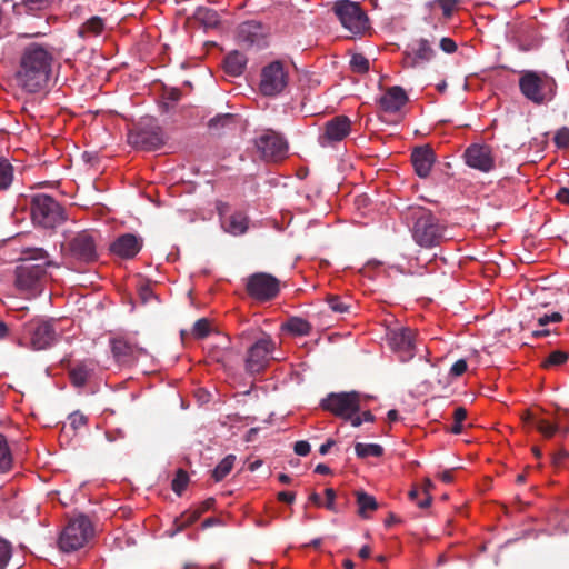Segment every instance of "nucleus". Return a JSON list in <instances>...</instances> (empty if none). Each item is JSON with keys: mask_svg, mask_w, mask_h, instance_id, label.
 I'll return each instance as SVG.
<instances>
[{"mask_svg": "<svg viewBox=\"0 0 569 569\" xmlns=\"http://www.w3.org/2000/svg\"><path fill=\"white\" fill-rule=\"evenodd\" d=\"M315 472L319 475H329L331 473V469L327 465L319 463L316 466Z\"/></svg>", "mask_w": 569, "mask_h": 569, "instance_id": "nucleus-63", "label": "nucleus"}, {"mask_svg": "<svg viewBox=\"0 0 569 569\" xmlns=\"http://www.w3.org/2000/svg\"><path fill=\"white\" fill-rule=\"evenodd\" d=\"M236 123L233 113H219L208 121V128L213 133H220L224 128H229Z\"/></svg>", "mask_w": 569, "mask_h": 569, "instance_id": "nucleus-33", "label": "nucleus"}, {"mask_svg": "<svg viewBox=\"0 0 569 569\" xmlns=\"http://www.w3.org/2000/svg\"><path fill=\"white\" fill-rule=\"evenodd\" d=\"M54 62L53 48L38 42L27 44L20 53L14 81L26 93L48 91Z\"/></svg>", "mask_w": 569, "mask_h": 569, "instance_id": "nucleus-1", "label": "nucleus"}, {"mask_svg": "<svg viewBox=\"0 0 569 569\" xmlns=\"http://www.w3.org/2000/svg\"><path fill=\"white\" fill-rule=\"evenodd\" d=\"M553 141L559 149H563V150L568 149L569 148V129L567 127L560 128L556 132Z\"/></svg>", "mask_w": 569, "mask_h": 569, "instance_id": "nucleus-45", "label": "nucleus"}, {"mask_svg": "<svg viewBox=\"0 0 569 569\" xmlns=\"http://www.w3.org/2000/svg\"><path fill=\"white\" fill-rule=\"evenodd\" d=\"M405 217L411 222L412 238L418 246L429 249L440 246L447 239V227L440 223L430 209L410 206Z\"/></svg>", "mask_w": 569, "mask_h": 569, "instance_id": "nucleus-3", "label": "nucleus"}, {"mask_svg": "<svg viewBox=\"0 0 569 569\" xmlns=\"http://www.w3.org/2000/svg\"><path fill=\"white\" fill-rule=\"evenodd\" d=\"M31 218L34 224L52 229L66 220L64 210L51 196L39 193L30 200Z\"/></svg>", "mask_w": 569, "mask_h": 569, "instance_id": "nucleus-6", "label": "nucleus"}, {"mask_svg": "<svg viewBox=\"0 0 569 569\" xmlns=\"http://www.w3.org/2000/svg\"><path fill=\"white\" fill-rule=\"evenodd\" d=\"M467 417V410L463 407H458L453 412V419L456 422H462Z\"/></svg>", "mask_w": 569, "mask_h": 569, "instance_id": "nucleus-57", "label": "nucleus"}, {"mask_svg": "<svg viewBox=\"0 0 569 569\" xmlns=\"http://www.w3.org/2000/svg\"><path fill=\"white\" fill-rule=\"evenodd\" d=\"M569 458V452L565 449H560L552 456V462L556 466H561L565 463V460Z\"/></svg>", "mask_w": 569, "mask_h": 569, "instance_id": "nucleus-54", "label": "nucleus"}, {"mask_svg": "<svg viewBox=\"0 0 569 569\" xmlns=\"http://www.w3.org/2000/svg\"><path fill=\"white\" fill-rule=\"evenodd\" d=\"M49 267H58L43 248L29 247L22 250L14 269V286L21 292L34 295L42 283Z\"/></svg>", "mask_w": 569, "mask_h": 569, "instance_id": "nucleus-2", "label": "nucleus"}, {"mask_svg": "<svg viewBox=\"0 0 569 569\" xmlns=\"http://www.w3.org/2000/svg\"><path fill=\"white\" fill-rule=\"evenodd\" d=\"M519 89L530 102L541 106L551 101L556 94V80L546 72L523 70L520 72Z\"/></svg>", "mask_w": 569, "mask_h": 569, "instance_id": "nucleus-4", "label": "nucleus"}, {"mask_svg": "<svg viewBox=\"0 0 569 569\" xmlns=\"http://www.w3.org/2000/svg\"><path fill=\"white\" fill-rule=\"evenodd\" d=\"M442 10V16L445 20H449L452 17L453 11L456 10L457 2H439Z\"/></svg>", "mask_w": 569, "mask_h": 569, "instance_id": "nucleus-53", "label": "nucleus"}, {"mask_svg": "<svg viewBox=\"0 0 569 569\" xmlns=\"http://www.w3.org/2000/svg\"><path fill=\"white\" fill-rule=\"evenodd\" d=\"M248 59L247 57L239 52L232 51L228 56H226L223 60V68L226 73L232 77H239L243 73Z\"/></svg>", "mask_w": 569, "mask_h": 569, "instance_id": "nucleus-26", "label": "nucleus"}, {"mask_svg": "<svg viewBox=\"0 0 569 569\" xmlns=\"http://www.w3.org/2000/svg\"><path fill=\"white\" fill-rule=\"evenodd\" d=\"M29 3L31 4H36L37 2H26V1H22V2H14L13 4V10L17 12V13H21L22 10H28V9H32V7H29Z\"/></svg>", "mask_w": 569, "mask_h": 569, "instance_id": "nucleus-60", "label": "nucleus"}, {"mask_svg": "<svg viewBox=\"0 0 569 569\" xmlns=\"http://www.w3.org/2000/svg\"><path fill=\"white\" fill-rule=\"evenodd\" d=\"M216 503L214 498H208L203 502H201L199 506H197L194 509L197 512H199V516L201 517L202 513L210 510Z\"/></svg>", "mask_w": 569, "mask_h": 569, "instance_id": "nucleus-55", "label": "nucleus"}, {"mask_svg": "<svg viewBox=\"0 0 569 569\" xmlns=\"http://www.w3.org/2000/svg\"><path fill=\"white\" fill-rule=\"evenodd\" d=\"M431 488H433V483L431 482L430 479L427 478L425 480V489H423V493L426 497L422 500H419L417 502L418 507L428 508L430 506L432 498H431V495L429 493V490Z\"/></svg>", "mask_w": 569, "mask_h": 569, "instance_id": "nucleus-46", "label": "nucleus"}, {"mask_svg": "<svg viewBox=\"0 0 569 569\" xmlns=\"http://www.w3.org/2000/svg\"><path fill=\"white\" fill-rule=\"evenodd\" d=\"M289 83V71L280 60H274L261 70L259 90L264 97H274L284 91Z\"/></svg>", "mask_w": 569, "mask_h": 569, "instance_id": "nucleus-8", "label": "nucleus"}, {"mask_svg": "<svg viewBox=\"0 0 569 569\" xmlns=\"http://www.w3.org/2000/svg\"><path fill=\"white\" fill-rule=\"evenodd\" d=\"M129 142L136 148L151 151L163 144L162 134L159 128L156 130L139 129L129 134Z\"/></svg>", "mask_w": 569, "mask_h": 569, "instance_id": "nucleus-21", "label": "nucleus"}, {"mask_svg": "<svg viewBox=\"0 0 569 569\" xmlns=\"http://www.w3.org/2000/svg\"><path fill=\"white\" fill-rule=\"evenodd\" d=\"M320 406L338 418L351 419L360 411V393L357 391L331 392L321 400Z\"/></svg>", "mask_w": 569, "mask_h": 569, "instance_id": "nucleus-10", "label": "nucleus"}, {"mask_svg": "<svg viewBox=\"0 0 569 569\" xmlns=\"http://www.w3.org/2000/svg\"><path fill=\"white\" fill-rule=\"evenodd\" d=\"M333 445L335 441L332 439H328L325 443L320 446L319 452L321 455H327Z\"/></svg>", "mask_w": 569, "mask_h": 569, "instance_id": "nucleus-61", "label": "nucleus"}, {"mask_svg": "<svg viewBox=\"0 0 569 569\" xmlns=\"http://www.w3.org/2000/svg\"><path fill=\"white\" fill-rule=\"evenodd\" d=\"M468 369L467 361L465 359L457 360L450 368V375L453 377L462 376Z\"/></svg>", "mask_w": 569, "mask_h": 569, "instance_id": "nucleus-47", "label": "nucleus"}, {"mask_svg": "<svg viewBox=\"0 0 569 569\" xmlns=\"http://www.w3.org/2000/svg\"><path fill=\"white\" fill-rule=\"evenodd\" d=\"M110 345L112 355L120 365H131L138 359L139 355L147 353L143 348L132 345L123 338H113Z\"/></svg>", "mask_w": 569, "mask_h": 569, "instance_id": "nucleus-20", "label": "nucleus"}, {"mask_svg": "<svg viewBox=\"0 0 569 569\" xmlns=\"http://www.w3.org/2000/svg\"><path fill=\"white\" fill-rule=\"evenodd\" d=\"M333 12L341 24L353 34H363L370 29L368 16L359 2H335Z\"/></svg>", "mask_w": 569, "mask_h": 569, "instance_id": "nucleus-11", "label": "nucleus"}, {"mask_svg": "<svg viewBox=\"0 0 569 569\" xmlns=\"http://www.w3.org/2000/svg\"><path fill=\"white\" fill-rule=\"evenodd\" d=\"M325 495H326V503H325V507L330 510V511H337L336 509V503H335V500H336V491L332 489V488H327L325 490Z\"/></svg>", "mask_w": 569, "mask_h": 569, "instance_id": "nucleus-48", "label": "nucleus"}, {"mask_svg": "<svg viewBox=\"0 0 569 569\" xmlns=\"http://www.w3.org/2000/svg\"><path fill=\"white\" fill-rule=\"evenodd\" d=\"M416 339L417 332L410 327L397 326L387 329V343L402 362H407L415 357Z\"/></svg>", "mask_w": 569, "mask_h": 569, "instance_id": "nucleus-9", "label": "nucleus"}, {"mask_svg": "<svg viewBox=\"0 0 569 569\" xmlns=\"http://www.w3.org/2000/svg\"><path fill=\"white\" fill-rule=\"evenodd\" d=\"M24 339L33 350L50 348L57 340L53 325L46 320H32L24 326Z\"/></svg>", "mask_w": 569, "mask_h": 569, "instance_id": "nucleus-13", "label": "nucleus"}, {"mask_svg": "<svg viewBox=\"0 0 569 569\" xmlns=\"http://www.w3.org/2000/svg\"><path fill=\"white\" fill-rule=\"evenodd\" d=\"M248 295L259 301H269L276 298L280 291L279 280L266 272L251 274L246 284Z\"/></svg>", "mask_w": 569, "mask_h": 569, "instance_id": "nucleus-14", "label": "nucleus"}, {"mask_svg": "<svg viewBox=\"0 0 569 569\" xmlns=\"http://www.w3.org/2000/svg\"><path fill=\"white\" fill-rule=\"evenodd\" d=\"M221 523V520L219 518H216V517H209L207 519H204L201 523V528L202 529H207L209 527H212V526H218Z\"/></svg>", "mask_w": 569, "mask_h": 569, "instance_id": "nucleus-59", "label": "nucleus"}, {"mask_svg": "<svg viewBox=\"0 0 569 569\" xmlns=\"http://www.w3.org/2000/svg\"><path fill=\"white\" fill-rule=\"evenodd\" d=\"M12 556V546L9 541L0 538V569H6Z\"/></svg>", "mask_w": 569, "mask_h": 569, "instance_id": "nucleus-44", "label": "nucleus"}, {"mask_svg": "<svg viewBox=\"0 0 569 569\" xmlns=\"http://www.w3.org/2000/svg\"><path fill=\"white\" fill-rule=\"evenodd\" d=\"M440 48L446 53H453L457 50V44L452 39L445 37L440 40Z\"/></svg>", "mask_w": 569, "mask_h": 569, "instance_id": "nucleus-51", "label": "nucleus"}, {"mask_svg": "<svg viewBox=\"0 0 569 569\" xmlns=\"http://www.w3.org/2000/svg\"><path fill=\"white\" fill-rule=\"evenodd\" d=\"M296 499V493L292 491H281L278 493V500L286 503H292Z\"/></svg>", "mask_w": 569, "mask_h": 569, "instance_id": "nucleus-56", "label": "nucleus"}, {"mask_svg": "<svg viewBox=\"0 0 569 569\" xmlns=\"http://www.w3.org/2000/svg\"><path fill=\"white\" fill-rule=\"evenodd\" d=\"M236 461L234 455H228L224 457L218 466L212 470V478L219 482L223 480L232 470Z\"/></svg>", "mask_w": 569, "mask_h": 569, "instance_id": "nucleus-35", "label": "nucleus"}, {"mask_svg": "<svg viewBox=\"0 0 569 569\" xmlns=\"http://www.w3.org/2000/svg\"><path fill=\"white\" fill-rule=\"evenodd\" d=\"M12 466V455L8 441L3 435L0 433V472H7Z\"/></svg>", "mask_w": 569, "mask_h": 569, "instance_id": "nucleus-38", "label": "nucleus"}, {"mask_svg": "<svg viewBox=\"0 0 569 569\" xmlns=\"http://www.w3.org/2000/svg\"><path fill=\"white\" fill-rule=\"evenodd\" d=\"M463 158L466 163L476 170L481 172H490L496 167L495 157L492 149L488 144L472 143L470 144L465 153Z\"/></svg>", "mask_w": 569, "mask_h": 569, "instance_id": "nucleus-16", "label": "nucleus"}, {"mask_svg": "<svg viewBox=\"0 0 569 569\" xmlns=\"http://www.w3.org/2000/svg\"><path fill=\"white\" fill-rule=\"evenodd\" d=\"M435 160L436 154L429 146L416 147L411 153V162L415 168V172L420 178H427L429 176Z\"/></svg>", "mask_w": 569, "mask_h": 569, "instance_id": "nucleus-22", "label": "nucleus"}, {"mask_svg": "<svg viewBox=\"0 0 569 569\" xmlns=\"http://www.w3.org/2000/svg\"><path fill=\"white\" fill-rule=\"evenodd\" d=\"M254 144L266 161H280L287 157L288 144L274 131L268 130L256 138Z\"/></svg>", "mask_w": 569, "mask_h": 569, "instance_id": "nucleus-15", "label": "nucleus"}, {"mask_svg": "<svg viewBox=\"0 0 569 569\" xmlns=\"http://www.w3.org/2000/svg\"><path fill=\"white\" fill-rule=\"evenodd\" d=\"M556 198L561 203H569V189L568 188H561L558 192Z\"/></svg>", "mask_w": 569, "mask_h": 569, "instance_id": "nucleus-58", "label": "nucleus"}, {"mask_svg": "<svg viewBox=\"0 0 569 569\" xmlns=\"http://www.w3.org/2000/svg\"><path fill=\"white\" fill-rule=\"evenodd\" d=\"M106 28L104 20L99 16H93L86 20L78 29L77 33L82 39L100 36Z\"/></svg>", "mask_w": 569, "mask_h": 569, "instance_id": "nucleus-27", "label": "nucleus"}, {"mask_svg": "<svg viewBox=\"0 0 569 569\" xmlns=\"http://www.w3.org/2000/svg\"><path fill=\"white\" fill-rule=\"evenodd\" d=\"M355 451H356V455L361 459H365L369 456L381 457L383 455V448L377 443L357 442L355 445Z\"/></svg>", "mask_w": 569, "mask_h": 569, "instance_id": "nucleus-37", "label": "nucleus"}, {"mask_svg": "<svg viewBox=\"0 0 569 569\" xmlns=\"http://www.w3.org/2000/svg\"><path fill=\"white\" fill-rule=\"evenodd\" d=\"M211 325L207 318L198 319L192 328V335L198 339H203L210 333Z\"/></svg>", "mask_w": 569, "mask_h": 569, "instance_id": "nucleus-43", "label": "nucleus"}, {"mask_svg": "<svg viewBox=\"0 0 569 569\" xmlns=\"http://www.w3.org/2000/svg\"><path fill=\"white\" fill-rule=\"evenodd\" d=\"M569 359V352L562 350L552 351L542 362L543 369H550L565 365Z\"/></svg>", "mask_w": 569, "mask_h": 569, "instance_id": "nucleus-39", "label": "nucleus"}, {"mask_svg": "<svg viewBox=\"0 0 569 569\" xmlns=\"http://www.w3.org/2000/svg\"><path fill=\"white\" fill-rule=\"evenodd\" d=\"M293 450L298 456H307L310 452V445L308 441L300 440L295 443Z\"/></svg>", "mask_w": 569, "mask_h": 569, "instance_id": "nucleus-52", "label": "nucleus"}, {"mask_svg": "<svg viewBox=\"0 0 569 569\" xmlns=\"http://www.w3.org/2000/svg\"><path fill=\"white\" fill-rule=\"evenodd\" d=\"M526 421L531 422L546 438H551L559 430L558 423H550L543 419H536L530 412H527Z\"/></svg>", "mask_w": 569, "mask_h": 569, "instance_id": "nucleus-34", "label": "nucleus"}, {"mask_svg": "<svg viewBox=\"0 0 569 569\" xmlns=\"http://www.w3.org/2000/svg\"><path fill=\"white\" fill-rule=\"evenodd\" d=\"M222 228L232 236H241L247 232L249 219L243 212H234L221 220Z\"/></svg>", "mask_w": 569, "mask_h": 569, "instance_id": "nucleus-25", "label": "nucleus"}, {"mask_svg": "<svg viewBox=\"0 0 569 569\" xmlns=\"http://www.w3.org/2000/svg\"><path fill=\"white\" fill-rule=\"evenodd\" d=\"M69 420L73 429L83 427L87 423V417L77 412L70 415Z\"/></svg>", "mask_w": 569, "mask_h": 569, "instance_id": "nucleus-50", "label": "nucleus"}, {"mask_svg": "<svg viewBox=\"0 0 569 569\" xmlns=\"http://www.w3.org/2000/svg\"><path fill=\"white\" fill-rule=\"evenodd\" d=\"M351 130V121L347 116H337L325 124V131L319 137L321 146L342 141Z\"/></svg>", "mask_w": 569, "mask_h": 569, "instance_id": "nucleus-17", "label": "nucleus"}, {"mask_svg": "<svg viewBox=\"0 0 569 569\" xmlns=\"http://www.w3.org/2000/svg\"><path fill=\"white\" fill-rule=\"evenodd\" d=\"M199 518V512H197L196 509L184 511L183 513L180 515V517L174 519L170 536H174L178 532H181L182 530L194 523Z\"/></svg>", "mask_w": 569, "mask_h": 569, "instance_id": "nucleus-32", "label": "nucleus"}, {"mask_svg": "<svg viewBox=\"0 0 569 569\" xmlns=\"http://www.w3.org/2000/svg\"><path fill=\"white\" fill-rule=\"evenodd\" d=\"M238 41L244 48H263L266 46L263 27L257 21H246L238 30Z\"/></svg>", "mask_w": 569, "mask_h": 569, "instance_id": "nucleus-19", "label": "nucleus"}, {"mask_svg": "<svg viewBox=\"0 0 569 569\" xmlns=\"http://www.w3.org/2000/svg\"><path fill=\"white\" fill-rule=\"evenodd\" d=\"M97 232L83 230L76 233L61 244V253L64 258L79 263H92L98 260Z\"/></svg>", "mask_w": 569, "mask_h": 569, "instance_id": "nucleus-5", "label": "nucleus"}, {"mask_svg": "<svg viewBox=\"0 0 569 569\" xmlns=\"http://www.w3.org/2000/svg\"><path fill=\"white\" fill-rule=\"evenodd\" d=\"M273 350L274 341L270 336L263 333L248 348L244 359L246 372L251 376L262 372L268 367Z\"/></svg>", "mask_w": 569, "mask_h": 569, "instance_id": "nucleus-12", "label": "nucleus"}, {"mask_svg": "<svg viewBox=\"0 0 569 569\" xmlns=\"http://www.w3.org/2000/svg\"><path fill=\"white\" fill-rule=\"evenodd\" d=\"M440 479L446 483H451L453 481V476L451 470H446L440 475Z\"/></svg>", "mask_w": 569, "mask_h": 569, "instance_id": "nucleus-64", "label": "nucleus"}, {"mask_svg": "<svg viewBox=\"0 0 569 569\" xmlns=\"http://www.w3.org/2000/svg\"><path fill=\"white\" fill-rule=\"evenodd\" d=\"M356 502L358 505L359 517L367 519L370 512L376 511L379 507L376 498L362 490L356 491Z\"/></svg>", "mask_w": 569, "mask_h": 569, "instance_id": "nucleus-28", "label": "nucleus"}, {"mask_svg": "<svg viewBox=\"0 0 569 569\" xmlns=\"http://www.w3.org/2000/svg\"><path fill=\"white\" fill-rule=\"evenodd\" d=\"M96 368L93 360H84L76 363L69 371L70 380L76 387H83Z\"/></svg>", "mask_w": 569, "mask_h": 569, "instance_id": "nucleus-24", "label": "nucleus"}, {"mask_svg": "<svg viewBox=\"0 0 569 569\" xmlns=\"http://www.w3.org/2000/svg\"><path fill=\"white\" fill-rule=\"evenodd\" d=\"M413 52V62L412 64H417L418 62L429 61L433 57V49L427 39H420L412 46Z\"/></svg>", "mask_w": 569, "mask_h": 569, "instance_id": "nucleus-31", "label": "nucleus"}, {"mask_svg": "<svg viewBox=\"0 0 569 569\" xmlns=\"http://www.w3.org/2000/svg\"><path fill=\"white\" fill-rule=\"evenodd\" d=\"M93 536V528L88 517L79 516L68 522L59 537V548L63 552L76 551Z\"/></svg>", "mask_w": 569, "mask_h": 569, "instance_id": "nucleus-7", "label": "nucleus"}, {"mask_svg": "<svg viewBox=\"0 0 569 569\" xmlns=\"http://www.w3.org/2000/svg\"><path fill=\"white\" fill-rule=\"evenodd\" d=\"M327 303L330 309L336 313H349L351 306L347 303L343 299L336 295H329L327 297Z\"/></svg>", "mask_w": 569, "mask_h": 569, "instance_id": "nucleus-41", "label": "nucleus"}, {"mask_svg": "<svg viewBox=\"0 0 569 569\" xmlns=\"http://www.w3.org/2000/svg\"><path fill=\"white\" fill-rule=\"evenodd\" d=\"M143 247V239L133 233H123L119 236L109 247L112 254L121 259L134 258Z\"/></svg>", "mask_w": 569, "mask_h": 569, "instance_id": "nucleus-18", "label": "nucleus"}, {"mask_svg": "<svg viewBox=\"0 0 569 569\" xmlns=\"http://www.w3.org/2000/svg\"><path fill=\"white\" fill-rule=\"evenodd\" d=\"M13 180V167L10 161L0 157V190H7Z\"/></svg>", "mask_w": 569, "mask_h": 569, "instance_id": "nucleus-36", "label": "nucleus"}, {"mask_svg": "<svg viewBox=\"0 0 569 569\" xmlns=\"http://www.w3.org/2000/svg\"><path fill=\"white\" fill-rule=\"evenodd\" d=\"M309 501L312 502L315 506L317 507H321L323 506L322 503V499L320 497L319 493L317 492H312L310 496H309Z\"/></svg>", "mask_w": 569, "mask_h": 569, "instance_id": "nucleus-62", "label": "nucleus"}, {"mask_svg": "<svg viewBox=\"0 0 569 569\" xmlns=\"http://www.w3.org/2000/svg\"><path fill=\"white\" fill-rule=\"evenodd\" d=\"M350 68L353 72L363 74L369 71V60L362 53H353L350 59Z\"/></svg>", "mask_w": 569, "mask_h": 569, "instance_id": "nucleus-40", "label": "nucleus"}, {"mask_svg": "<svg viewBox=\"0 0 569 569\" xmlns=\"http://www.w3.org/2000/svg\"><path fill=\"white\" fill-rule=\"evenodd\" d=\"M282 329L295 336H308L312 327L302 318L291 317L282 325Z\"/></svg>", "mask_w": 569, "mask_h": 569, "instance_id": "nucleus-30", "label": "nucleus"}, {"mask_svg": "<svg viewBox=\"0 0 569 569\" xmlns=\"http://www.w3.org/2000/svg\"><path fill=\"white\" fill-rule=\"evenodd\" d=\"M188 483H189V476H188L187 471H184L183 469H178V471L171 482V489L178 496H181L182 492L186 490Z\"/></svg>", "mask_w": 569, "mask_h": 569, "instance_id": "nucleus-42", "label": "nucleus"}, {"mask_svg": "<svg viewBox=\"0 0 569 569\" xmlns=\"http://www.w3.org/2000/svg\"><path fill=\"white\" fill-rule=\"evenodd\" d=\"M193 17L204 28H214L220 22L219 13L216 10L204 6L198 7Z\"/></svg>", "mask_w": 569, "mask_h": 569, "instance_id": "nucleus-29", "label": "nucleus"}, {"mask_svg": "<svg viewBox=\"0 0 569 569\" xmlns=\"http://www.w3.org/2000/svg\"><path fill=\"white\" fill-rule=\"evenodd\" d=\"M139 297L143 303H147L154 298V293L149 284H142L139 288Z\"/></svg>", "mask_w": 569, "mask_h": 569, "instance_id": "nucleus-49", "label": "nucleus"}, {"mask_svg": "<svg viewBox=\"0 0 569 569\" xmlns=\"http://www.w3.org/2000/svg\"><path fill=\"white\" fill-rule=\"evenodd\" d=\"M408 100L409 98L406 91L399 86H393L388 88L380 97L379 104L385 112L396 113L408 102Z\"/></svg>", "mask_w": 569, "mask_h": 569, "instance_id": "nucleus-23", "label": "nucleus"}]
</instances>
